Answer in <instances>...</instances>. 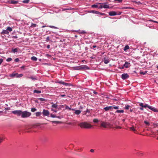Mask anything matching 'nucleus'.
<instances>
[{
	"label": "nucleus",
	"instance_id": "nucleus-46",
	"mask_svg": "<svg viewBox=\"0 0 158 158\" xmlns=\"http://www.w3.org/2000/svg\"><path fill=\"white\" fill-rule=\"evenodd\" d=\"M3 140V139L2 138L0 137V143H1Z\"/></svg>",
	"mask_w": 158,
	"mask_h": 158
},
{
	"label": "nucleus",
	"instance_id": "nucleus-10",
	"mask_svg": "<svg viewBox=\"0 0 158 158\" xmlns=\"http://www.w3.org/2000/svg\"><path fill=\"white\" fill-rule=\"evenodd\" d=\"M109 15L111 16H115L117 15L115 11H110L109 13Z\"/></svg>",
	"mask_w": 158,
	"mask_h": 158
},
{
	"label": "nucleus",
	"instance_id": "nucleus-4",
	"mask_svg": "<svg viewBox=\"0 0 158 158\" xmlns=\"http://www.w3.org/2000/svg\"><path fill=\"white\" fill-rule=\"evenodd\" d=\"M22 110H15L12 111L11 112L15 115H17L18 116H21Z\"/></svg>",
	"mask_w": 158,
	"mask_h": 158
},
{
	"label": "nucleus",
	"instance_id": "nucleus-33",
	"mask_svg": "<svg viewBox=\"0 0 158 158\" xmlns=\"http://www.w3.org/2000/svg\"><path fill=\"white\" fill-rule=\"evenodd\" d=\"M65 109H68L69 110H71V108L69 107L68 106H65Z\"/></svg>",
	"mask_w": 158,
	"mask_h": 158
},
{
	"label": "nucleus",
	"instance_id": "nucleus-54",
	"mask_svg": "<svg viewBox=\"0 0 158 158\" xmlns=\"http://www.w3.org/2000/svg\"><path fill=\"white\" fill-rule=\"evenodd\" d=\"M56 118H57L59 119H61L62 118H63V117L60 116H56Z\"/></svg>",
	"mask_w": 158,
	"mask_h": 158
},
{
	"label": "nucleus",
	"instance_id": "nucleus-6",
	"mask_svg": "<svg viewBox=\"0 0 158 158\" xmlns=\"http://www.w3.org/2000/svg\"><path fill=\"white\" fill-rule=\"evenodd\" d=\"M44 116H48L49 114V112L48 110L44 109L42 113Z\"/></svg>",
	"mask_w": 158,
	"mask_h": 158
},
{
	"label": "nucleus",
	"instance_id": "nucleus-41",
	"mask_svg": "<svg viewBox=\"0 0 158 158\" xmlns=\"http://www.w3.org/2000/svg\"><path fill=\"white\" fill-rule=\"evenodd\" d=\"M50 117L52 118H56V115H55L54 114H51L50 115Z\"/></svg>",
	"mask_w": 158,
	"mask_h": 158
},
{
	"label": "nucleus",
	"instance_id": "nucleus-62",
	"mask_svg": "<svg viewBox=\"0 0 158 158\" xmlns=\"http://www.w3.org/2000/svg\"><path fill=\"white\" fill-rule=\"evenodd\" d=\"M143 107H140L139 108L140 110H143Z\"/></svg>",
	"mask_w": 158,
	"mask_h": 158
},
{
	"label": "nucleus",
	"instance_id": "nucleus-59",
	"mask_svg": "<svg viewBox=\"0 0 158 158\" xmlns=\"http://www.w3.org/2000/svg\"><path fill=\"white\" fill-rule=\"evenodd\" d=\"M96 47H97V46H96V45H93V46H92V48H93L94 49V48H96Z\"/></svg>",
	"mask_w": 158,
	"mask_h": 158
},
{
	"label": "nucleus",
	"instance_id": "nucleus-13",
	"mask_svg": "<svg viewBox=\"0 0 158 158\" xmlns=\"http://www.w3.org/2000/svg\"><path fill=\"white\" fill-rule=\"evenodd\" d=\"M9 32L6 30H3L1 33V34L3 35L4 34H9Z\"/></svg>",
	"mask_w": 158,
	"mask_h": 158
},
{
	"label": "nucleus",
	"instance_id": "nucleus-64",
	"mask_svg": "<svg viewBox=\"0 0 158 158\" xmlns=\"http://www.w3.org/2000/svg\"><path fill=\"white\" fill-rule=\"evenodd\" d=\"M65 96V95H61V96L62 97H64Z\"/></svg>",
	"mask_w": 158,
	"mask_h": 158
},
{
	"label": "nucleus",
	"instance_id": "nucleus-1",
	"mask_svg": "<svg viewBox=\"0 0 158 158\" xmlns=\"http://www.w3.org/2000/svg\"><path fill=\"white\" fill-rule=\"evenodd\" d=\"M79 126L81 128L86 129L90 128L92 127V126L90 124L86 122L80 123Z\"/></svg>",
	"mask_w": 158,
	"mask_h": 158
},
{
	"label": "nucleus",
	"instance_id": "nucleus-40",
	"mask_svg": "<svg viewBox=\"0 0 158 158\" xmlns=\"http://www.w3.org/2000/svg\"><path fill=\"white\" fill-rule=\"evenodd\" d=\"M36 26V24H34L32 23L31 26V27H35Z\"/></svg>",
	"mask_w": 158,
	"mask_h": 158
},
{
	"label": "nucleus",
	"instance_id": "nucleus-26",
	"mask_svg": "<svg viewBox=\"0 0 158 158\" xmlns=\"http://www.w3.org/2000/svg\"><path fill=\"white\" fill-rule=\"evenodd\" d=\"M93 121L94 123H98V120L97 118H94L93 119Z\"/></svg>",
	"mask_w": 158,
	"mask_h": 158
},
{
	"label": "nucleus",
	"instance_id": "nucleus-31",
	"mask_svg": "<svg viewBox=\"0 0 158 158\" xmlns=\"http://www.w3.org/2000/svg\"><path fill=\"white\" fill-rule=\"evenodd\" d=\"M41 114V113L40 112H37L36 113V115L37 116H39Z\"/></svg>",
	"mask_w": 158,
	"mask_h": 158
},
{
	"label": "nucleus",
	"instance_id": "nucleus-17",
	"mask_svg": "<svg viewBox=\"0 0 158 158\" xmlns=\"http://www.w3.org/2000/svg\"><path fill=\"white\" fill-rule=\"evenodd\" d=\"M18 48H17L15 49H12V52L15 53V52H18Z\"/></svg>",
	"mask_w": 158,
	"mask_h": 158
},
{
	"label": "nucleus",
	"instance_id": "nucleus-23",
	"mask_svg": "<svg viewBox=\"0 0 158 158\" xmlns=\"http://www.w3.org/2000/svg\"><path fill=\"white\" fill-rule=\"evenodd\" d=\"M41 91L40 90H35L34 91V93H36L38 94H40L41 93Z\"/></svg>",
	"mask_w": 158,
	"mask_h": 158
},
{
	"label": "nucleus",
	"instance_id": "nucleus-43",
	"mask_svg": "<svg viewBox=\"0 0 158 158\" xmlns=\"http://www.w3.org/2000/svg\"><path fill=\"white\" fill-rule=\"evenodd\" d=\"M123 0H114L115 2H118L120 3L122 2Z\"/></svg>",
	"mask_w": 158,
	"mask_h": 158
},
{
	"label": "nucleus",
	"instance_id": "nucleus-14",
	"mask_svg": "<svg viewBox=\"0 0 158 158\" xmlns=\"http://www.w3.org/2000/svg\"><path fill=\"white\" fill-rule=\"evenodd\" d=\"M101 126L102 127L104 128H106V127H107L106 123L105 122H102L101 123Z\"/></svg>",
	"mask_w": 158,
	"mask_h": 158
},
{
	"label": "nucleus",
	"instance_id": "nucleus-5",
	"mask_svg": "<svg viewBox=\"0 0 158 158\" xmlns=\"http://www.w3.org/2000/svg\"><path fill=\"white\" fill-rule=\"evenodd\" d=\"M129 77V76L127 73H123L121 75V78L123 80H125Z\"/></svg>",
	"mask_w": 158,
	"mask_h": 158
},
{
	"label": "nucleus",
	"instance_id": "nucleus-63",
	"mask_svg": "<svg viewBox=\"0 0 158 158\" xmlns=\"http://www.w3.org/2000/svg\"><path fill=\"white\" fill-rule=\"evenodd\" d=\"M71 110H72V111H75L76 110L75 109H71Z\"/></svg>",
	"mask_w": 158,
	"mask_h": 158
},
{
	"label": "nucleus",
	"instance_id": "nucleus-12",
	"mask_svg": "<svg viewBox=\"0 0 158 158\" xmlns=\"http://www.w3.org/2000/svg\"><path fill=\"white\" fill-rule=\"evenodd\" d=\"M130 63L128 62H126L124 64V66L126 68H127L129 67V65H130Z\"/></svg>",
	"mask_w": 158,
	"mask_h": 158
},
{
	"label": "nucleus",
	"instance_id": "nucleus-11",
	"mask_svg": "<svg viewBox=\"0 0 158 158\" xmlns=\"http://www.w3.org/2000/svg\"><path fill=\"white\" fill-rule=\"evenodd\" d=\"M80 69H85V70L89 69L88 67L86 65H85L81 66Z\"/></svg>",
	"mask_w": 158,
	"mask_h": 158
},
{
	"label": "nucleus",
	"instance_id": "nucleus-38",
	"mask_svg": "<svg viewBox=\"0 0 158 158\" xmlns=\"http://www.w3.org/2000/svg\"><path fill=\"white\" fill-rule=\"evenodd\" d=\"M36 109L35 108H32L31 109V111L32 112H34L36 111Z\"/></svg>",
	"mask_w": 158,
	"mask_h": 158
},
{
	"label": "nucleus",
	"instance_id": "nucleus-57",
	"mask_svg": "<svg viewBox=\"0 0 158 158\" xmlns=\"http://www.w3.org/2000/svg\"><path fill=\"white\" fill-rule=\"evenodd\" d=\"M99 14L102 15H105V14L104 13H101L100 12H99Z\"/></svg>",
	"mask_w": 158,
	"mask_h": 158
},
{
	"label": "nucleus",
	"instance_id": "nucleus-42",
	"mask_svg": "<svg viewBox=\"0 0 158 158\" xmlns=\"http://www.w3.org/2000/svg\"><path fill=\"white\" fill-rule=\"evenodd\" d=\"M72 9V8H67L66 9H64L63 10H71Z\"/></svg>",
	"mask_w": 158,
	"mask_h": 158
},
{
	"label": "nucleus",
	"instance_id": "nucleus-58",
	"mask_svg": "<svg viewBox=\"0 0 158 158\" xmlns=\"http://www.w3.org/2000/svg\"><path fill=\"white\" fill-rule=\"evenodd\" d=\"M90 152H94V150L93 149H91L90 150Z\"/></svg>",
	"mask_w": 158,
	"mask_h": 158
},
{
	"label": "nucleus",
	"instance_id": "nucleus-55",
	"mask_svg": "<svg viewBox=\"0 0 158 158\" xmlns=\"http://www.w3.org/2000/svg\"><path fill=\"white\" fill-rule=\"evenodd\" d=\"M116 128H117V129H118V128H119V129H121L122 127H120V126H117L116 127H115Z\"/></svg>",
	"mask_w": 158,
	"mask_h": 158
},
{
	"label": "nucleus",
	"instance_id": "nucleus-39",
	"mask_svg": "<svg viewBox=\"0 0 158 158\" xmlns=\"http://www.w3.org/2000/svg\"><path fill=\"white\" fill-rule=\"evenodd\" d=\"M130 129L133 131H135V129L133 127H132L130 128Z\"/></svg>",
	"mask_w": 158,
	"mask_h": 158
},
{
	"label": "nucleus",
	"instance_id": "nucleus-29",
	"mask_svg": "<svg viewBox=\"0 0 158 158\" xmlns=\"http://www.w3.org/2000/svg\"><path fill=\"white\" fill-rule=\"evenodd\" d=\"M131 107V106L129 105H126L125 107V109L126 110H128L130 107Z\"/></svg>",
	"mask_w": 158,
	"mask_h": 158
},
{
	"label": "nucleus",
	"instance_id": "nucleus-50",
	"mask_svg": "<svg viewBox=\"0 0 158 158\" xmlns=\"http://www.w3.org/2000/svg\"><path fill=\"white\" fill-rule=\"evenodd\" d=\"M29 78L31 79L32 80H35L36 79V78H34V77H29Z\"/></svg>",
	"mask_w": 158,
	"mask_h": 158
},
{
	"label": "nucleus",
	"instance_id": "nucleus-21",
	"mask_svg": "<svg viewBox=\"0 0 158 158\" xmlns=\"http://www.w3.org/2000/svg\"><path fill=\"white\" fill-rule=\"evenodd\" d=\"M103 8H109V6L106 5V4H104L103 6Z\"/></svg>",
	"mask_w": 158,
	"mask_h": 158
},
{
	"label": "nucleus",
	"instance_id": "nucleus-51",
	"mask_svg": "<svg viewBox=\"0 0 158 158\" xmlns=\"http://www.w3.org/2000/svg\"><path fill=\"white\" fill-rule=\"evenodd\" d=\"M103 5H100V6H98V8H99V9H100V8H103Z\"/></svg>",
	"mask_w": 158,
	"mask_h": 158
},
{
	"label": "nucleus",
	"instance_id": "nucleus-7",
	"mask_svg": "<svg viewBox=\"0 0 158 158\" xmlns=\"http://www.w3.org/2000/svg\"><path fill=\"white\" fill-rule=\"evenodd\" d=\"M139 105V106L144 108L148 107L149 108V106L148 104H145L144 105H143V103H140Z\"/></svg>",
	"mask_w": 158,
	"mask_h": 158
},
{
	"label": "nucleus",
	"instance_id": "nucleus-22",
	"mask_svg": "<svg viewBox=\"0 0 158 158\" xmlns=\"http://www.w3.org/2000/svg\"><path fill=\"white\" fill-rule=\"evenodd\" d=\"M6 29L8 31H9L10 32H11L12 31V28L10 27H7Z\"/></svg>",
	"mask_w": 158,
	"mask_h": 158
},
{
	"label": "nucleus",
	"instance_id": "nucleus-16",
	"mask_svg": "<svg viewBox=\"0 0 158 158\" xmlns=\"http://www.w3.org/2000/svg\"><path fill=\"white\" fill-rule=\"evenodd\" d=\"M51 104H52V108H56L57 107V105L56 104H54L53 102H52Z\"/></svg>",
	"mask_w": 158,
	"mask_h": 158
},
{
	"label": "nucleus",
	"instance_id": "nucleus-27",
	"mask_svg": "<svg viewBox=\"0 0 158 158\" xmlns=\"http://www.w3.org/2000/svg\"><path fill=\"white\" fill-rule=\"evenodd\" d=\"M91 7L92 8H98V5H92Z\"/></svg>",
	"mask_w": 158,
	"mask_h": 158
},
{
	"label": "nucleus",
	"instance_id": "nucleus-47",
	"mask_svg": "<svg viewBox=\"0 0 158 158\" xmlns=\"http://www.w3.org/2000/svg\"><path fill=\"white\" fill-rule=\"evenodd\" d=\"M10 109V107H6V108H5V110H9Z\"/></svg>",
	"mask_w": 158,
	"mask_h": 158
},
{
	"label": "nucleus",
	"instance_id": "nucleus-36",
	"mask_svg": "<svg viewBox=\"0 0 158 158\" xmlns=\"http://www.w3.org/2000/svg\"><path fill=\"white\" fill-rule=\"evenodd\" d=\"M39 99L41 101H45V99L44 98H39Z\"/></svg>",
	"mask_w": 158,
	"mask_h": 158
},
{
	"label": "nucleus",
	"instance_id": "nucleus-20",
	"mask_svg": "<svg viewBox=\"0 0 158 158\" xmlns=\"http://www.w3.org/2000/svg\"><path fill=\"white\" fill-rule=\"evenodd\" d=\"M103 61L105 64H107L109 62V61L108 60L106 59L105 58H104Z\"/></svg>",
	"mask_w": 158,
	"mask_h": 158
},
{
	"label": "nucleus",
	"instance_id": "nucleus-3",
	"mask_svg": "<svg viewBox=\"0 0 158 158\" xmlns=\"http://www.w3.org/2000/svg\"><path fill=\"white\" fill-rule=\"evenodd\" d=\"M23 75L22 74H19L18 73H13L10 75V77L12 78L16 77L17 78H20L22 77Z\"/></svg>",
	"mask_w": 158,
	"mask_h": 158
},
{
	"label": "nucleus",
	"instance_id": "nucleus-19",
	"mask_svg": "<svg viewBox=\"0 0 158 158\" xmlns=\"http://www.w3.org/2000/svg\"><path fill=\"white\" fill-rule=\"evenodd\" d=\"M31 59L32 60L34 61H36L37 60V58L36 57L34 56H33L31 57Z\"/></svg>",
	"mask_w": 158,
	"mask_h": 158
},
{
	"label": "nucleus",
	"instance_id": "nucleus-2",
	"mask_svg": "<svg viewBox=\"0 0 158 158\" xmlns=\"http://www.w3.org/2000/svg\"><path fill=\"white\" fill-rule=\"evenodd\" d=\"M31 115L30 112H27V111H22L21 117L23 118H25L29 117Z\"/></svg>",
	"mask_w": 158,
	"mask_h": 158
},
{
	"label": "nucleus",
	"instance_id": "nucleus-18",
	"mask_svg": "<svg viewBox=\"0 0 158 158\" xmlns=\"http://www.w3.org/2000/svg\"><path fill=\"white\" fill-rule=\"evenodd\" d=\"M124 112V110H117L115 112V113H123Z\"/></svg>",
	"mask_w": 158,
	"mask_h": 158
},
{
	"label": "nucleus",
	"instance_id": "nucleus-45",
	"mask_svg": "<svg viewBox=\"0 0 158 158\" xmlns=\"http://www.w3.org/2000/svg\"><path fill=\"white\" fill-rule=\"evenodd\" d=\"M17 1H11V3L15 4V3H17Z\"/></svg>",
	"mask_w": 158,
	"mask_h": 158
},
{
	"label": "nucleus",
	"instance_id": "nucleus-32",
	"mask_svg": "<svg viewBox=\"0 0 158 158\" xmlns=\"http://www.w3.org/2000/svg\"><path fill=\"white\" fill-rule=\"evenodd\" d=\"M119 108L118 106H112V109H119Z\"/></svg>",
	"mask_w": 158,
	"mask_h": 158
},
{
	"label": "nucleus",
	"instance_id": "nucleus-48",
	"mask_svg": "<svg viewBox=\"0 0 158 158\" xmlns=\"http://www.w3.org/2000/svg\"><path fill=\"white\" fill-rule=\"evenodd\" d=\"M52 122L53 123H60L59 121H52Z\"/></svg>",
	"mask_w": 158,
	"mask_h": 158
},
{
	"label": "nucleus",
	"instance_id": "nucleus-60",
	"mask_svg": "<svg viewBox=\"0 0 158 158\" xmlns=\"http://www.w3.org/2000/svg\"><path fill=\"white\" fill-rule=\"evenodd\" d=\"M85 33V32L84 31H81V34H84Z\"/></svg>",
	"mask_w": 158,
	"mask_h": 158
},
{
	"label": "nucleus",
	"instance_id": "nucleus-25",
	"mask_svg": "<svg viewBox=\"0 0 158 158\" xmlns=\"http://www.w3.org/2000/svg\"><path fill=\"white\" fill-rule=\"evenodd\" d=\"M91 12H92L94 13H95V14H98L99 13V12L98 11H96L95 10H93L91 11Z\"/></svg>",
	"mask_w": 158,
	"mask_h": 158
},
{
	"label": "nucleus",
	"instance_id": "nucleus-15",
	"mask_svg": "<svg viewBox=\"0 0 158 158\" xmlns=\"http://www.w3.org/2000/svg\"><path fill=\"white\" fill-rule=\"evenodd\" d=\"M81 111L79 110H75L74 113L77 115H79L81 113Z\"/></svg>",
	"mask_w": 158,
	"mask_h": 158
},
{
	"label": "nucleus",
	"instance_id": "nucleus-49",
	"mask_svg": "<svg viewBox=\"0 0 158 158\" xmlns=\"http://www.w3.org/2000/svg\"><path fill=\"white\" fill-rule=\"evenodd\" d=\"M15 61L16 62H18L19 61V59L18 58H17L15 59Z\"/></svg>",
	"mask_w": 158,
	"mask_h": 158
},
{
	"label": "nucleus",
	"instance_id": "nucleus-53",
	"mask_svg": "<svg viewBox=\"0 0 158 158\" xmlns=\"http://www.w3.org/2000/svg\"><path fill=\"white\" fill-rule=\"evenodd\" d=\"M69 84V83H65V82L63 83V85H65L66 86H67Z\"/></svg>",
	"mask_w": 158,
	"mask_h": 158
},
{
	"label": "nucleus",
	"instance_id": "nucleus-37",
	"mask_svg": "<svg viewBox=\"0 0 158 158\" xmlns=\"http://www.w3.org/2000/svg\"><path fill=\"white\" fill-rule=\"evenodd\" d=\"M12 60V59L11 58H8L6 59V61L7 62H9L11 61Z\"/></svg>",
	"mask_w": 158,
	"mask_h": 158
},
{
	"label": "nucleus",
	"instance_id": "nucleus-9",
	"mask_svg": "<svg viewBox=\"0 0 158 158\" xmlns=\"http://www.w3.org/2000/svg\"><path fill=\"white\" fill-rule=\"evenodd\" d=\"M112 109V106H106L104 108L105 111H107L110 110Z\"/></svg>",
	"mask_w": 158,
	"mask_h": 158
},
{
	"label": "nucleus",
	"instance_id": "nucleus-52",
	"mask_svg": "<svg viewBox=\"0 0 158 158\" xmlns=\"http://www.w3.org/2000/svg\"><path fill=\"white\" fill-rule=\"evenodd\" d=\"M3 61V59H0V65L2 64Z\"/></svg>",
	"mask_w": 158,
	"mask_h": 158
},
{
	"label": "nucleus",
	"instance_id": "nucleus-28",
	"mask_svg": "<svg viewBox=\"0 0 158 158\" xmlns=\"http://www.w3.org/2000/svg\"><path fill=\"white\" fill-rule=\"evenodd\" d=\"M147 73V71H145L144 72H140V74H142L143 75H145L146 73Z\"/></svg>",
	"mask_w": 158,
	"mask_h": 158
},
{
	"label": "nucleus",
	"instance_id": "nucleus-30",
	"mask_svg": "<svg viewBox=\"0 0 158 158\" xmlns=\"http://www.w3.org/2000/svg\"><path fill=\"white\" fill-rule=\"evenodd\" d=\"M30 0H24L23 1V2L24 3H27L29 2Z\"/></svg>",
	"mask_w": 158,
	"mask_h": 158
},
{
	"label": "nucleus",
	"instance_id": "nucleus-8",
	"mask_svg": "<svg viewBox=\"0 0 158 158\" xmlns=\"http://www.w3.org/2000/svg\"><path fill=\"white\" fill-rule=\"evenodd\" d=\"M149 109L155 112H158V110L155 108L149 106Z\"/></svg>",
	"mask_w": 158,
	"mask_h": 158
},
{
	"label": "nucleus",
	"instance_id": "nucleus-35",
	"mask_svg": "<svg viewBox=\"0 0 158 158\" xmlns=\"http://www.w3.org/2000/svg\"><path fill=\"white\" fill-rule=\"evenodd\" d=\"M144 123L146 124L147 126H149L150 125V124L147 121H144Z\"/></svg>",
	"mask_w": 158,
	"mask_h": 158
},
{
	"label": "nucleus",
	"instance_id": "nucleus-44",
	"mask_svg": "<svg viewBox=\"0 0 158 158\" xmlns=\"http://www.w3.org/2000/svg\"><path fill=\"white\" fill-rule=\"evenodd\" d=\"M50 38L49 36H48L47 38H46V41L47 42H48L50 40Z\"/></svg>",
	"mask_w": 158,
	"mask_h": 158
},
{
	"label": "nucleus",
	"instance_id": "nucleus-61",
	"mask_svg": "<svg viewBox=\"0 0 158 158\" xmlns=\"http://www.w3.org/2000/svg\"><path fill=\"white\" fill-rule=\"evenodd\" d=\"M50 48V46L49 45H48L47 46V48L48 49L49 48Z\"/></svg>",
	"mask_w": 158,
	"mask_h": 158
},
{
	"label": "nucleus",
	"instance_id": "nucleus-56",
	"mask_svg": "<svg viewBox=\"0 0 158 158\" xmlns=\"http://www.w3.org/2000/svg\"><path fill=\"white\" fill-rule=\"evenodd\" d=\"M58 82V83H59L60 84H62L63 85V83H64V82L63 81H60Z\"/></svg>",
	"mask_w": 158,
	"mask_h": 158
},
{
	"label": "nucleus",
	"instance_id": "nucleus-24",
	"mask_svg": "<svg viewBox=\"0 0 158 158\" xmlns=\"http://www.w3.org/2000/svg\"><path fill=\"white\" fill-rule=\"evenodd\" d=\"M129 47L128 45H126L125 47H124V50L125 51H126L127 50L129 49Z\"/></svg>",
	"mask_w": 158,
	"mask_h": 158
},
{
	"label": "nucleus",
	"instance_id": "nucleus-34",
	"mask_svg": "<svg viewBox=\"0 0 158 158\" xmlns=\"http://www.w3.org/2000/svg\"><path fill=\"white\" fill-rule=\"evenodd\" d=\"M48 27L52 28H55V29H57V27H56L55 26H48Z\"/></svg>",
	"mask_w": 158,
	"mask_h": 158
}]
</instances>
